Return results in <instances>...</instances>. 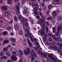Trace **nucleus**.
Wrapping results in <instances>:
<instances>
[{
  "mask_svg": "<svg viewBox=\"0 0 62 62\" xmlns=\"http://www.w3.org/2000/svg\"><path fill=\"white\" fill-rule=\"evenodd\" d=\"M19 52L21 55H23V52L22 51V50H19Z\"/></svg>",
  "mask_w": 62,
  "mask_h": 62,
  "instance_id": "obj_19",
  "label": "nucleus"
},
{
  "mask_svg": "<svg viewBox=\"0 0 62 62\" xmlns=\"http://www.w3.org/2000/svg\"><path fill=\"white\" fill-rule=\"evenodd\" d=\"M49 48H50V49H54V47L53 46L51 45L50 46H49Z\"/></svg>",
  "mask_w": 62,
  "mask_h": 62,
  "instance_id": "obj_40",
  "label": "nucleus"
},
{
  "mask_svg": "<svg viewBox=\"0 0 62 62\" xmlns=\"http://www.w3.org/2000/svg\"><path fill=\"white\" fill-rule=\"evenodd\" d=\"M23 13L25 14H26L27 13V11L25 10H24L23 12Z\"/></svg>",
  "mask_w": 62,
  "mask_h": 62,
  "instance_id": "obj_38",
  "label": "nucleus"
},
{
  "mask_svg": "<svg viewBox=\"0 0 62 62\" xmlns=\"http://www.w3.org/2000/svg\"><path fill=\"white\" fill-rule=\"evenodd\" d=\"M52 36L53 38V39H54V38L55 37V36L54 34H53L52 35Z\"/></svg>",
  "mask_w": 62,
  "mask_h": 62,
  "instance_id": "obj_51",
  "label": "nucleus"
},
{
  "mask_svg": "<svg viewBox=\"0 0 62 62\" xmlns=\"http://www.w3.org/2000/svg\"><path fill=\"white\" fill-rule=\"evenodd\" d=\"M10 23H13V20L12 19H11L10 21Z\"/></svg>",
  "mask_w": 62,
  "mask_h": 62,
  "instance_id": "obj_58",
  "label": "nucleus"
},
{
  "mask_svg": "<svg viewBox=\"0 0 62 62\" xmlns=\"http://www.w3.org/2000/svg\"><path fill=\"white\" fill-rule=\"evenodd\" d=\"M53 32L55 33V32H56V29H55V27H53Z\"/></svg>",
  "mask_w": 62,
  "mask_h": 62,
  "instance_id": "obj_20",
  "label": "nucleus"
},
{
  "mask_svg": "<svg viewBox=\"0 0 62 62\" xmlns=\"http://www.w3.org/2000/svg\"><path fill=\"white\" fill-rule=\"evenodd\" d=\"M36 3V4H35V2H33L32 3V5L33 6H34V7H35V6H36V7H38V8H39V6L38 5V4L37 3V2H35Z\"/></svg>",
  "mask_w": 62,
  "mask_h": 62,
  "instance_id": "obj_13",
  "label": "nucleus"
},
{
  "mask_svg": "<svg viewBox=\"0 0 62 62\" xmlns=\"http://www.w3.org/2000/svg\"><path fill=\"white\" fill-rule=\"evenodd\" d=\"M54 39L55 40V41H56V40H57V37L55 38Z\"/></svg>",
  "mask_w": 62,
  "mask_h": 62,
  "instance_id": "obj_60",
  "label": "nucleus"
},
{
  "mask_svg": "<svg viewBox=\"0 0 62 62\" xmlns=\"http://www.w3.org/2000/svg\"><path fill=\"white\" fill-rule=\"evenodd\" d=\"M34 13L35 14H36V16H35L36 17V18H37V19H39L40 18V17H39V15L38 14V12L35 11L34 12Z\"/></svg>",
  "mask_w": 62,
  "mask_h": 62,
  "instance_id": "obj_9",
  "label": "nucleus"
},
{
  "mask_svg": "<svg viewBox=\"0 0 62 62\" xmlns=\"http://www.w3.org/2000/svg\"><path fill=\"white\" fill-rule=\"evenodd\" d=\"M0 55L1 56H2V55H4V53L3 52H1L0 53Z\"/></svg>",
  "mask_w": 62,
  "mask_h": 62,
  "instance_id": "obj_49",
  "label": "nucleus"
},
{
  "mask_svg": "<svg viewBox=\"0 0 62 62\" xmlns=\"http://www.w3.org/2000/svg\"><path fill=\"white\" fill-rule=\"evenodd\" d=\"M25 25H26V27H28L29 25L28 24V23H25Z\"/></svg>",
  "mask_w": 62,
  "mask_h": 62,
  "instance_id": "obj_34",
  "label": "nucleus"
},
{
  "mask_svg": "<svg viewBox=\"0 0 62 62\" xmlns=\"http://www.w3.org/2000/svg\"><path fill=\"white\" fill-rule=\"evenodd\" d=\"M16 52L15 51H13L12 52V54H16Z\"/></svg>",
  "mask_w": 62,
  "mask_h": 62,
  "instance_id": "obj_54",
  "label": "nucleus"
},
{
  "mask_svg": "<svg viewBox=\"0 0 62 62\" xmlns=\"http://www.w3.org/2000/svg\"><path fill=\"white\" fill-rule=\"evenodd\" d=\"M10 40L12 42H15V39L13 38H11L10 39Z\"/></svg>",
  "mask_w": 62,
  "mask_h": 62,
  "instance_id": "obj_14",
  "label": "nucleus"
},
{
  "mask_svg": "<svg viewBox=\"0 0 62 62\" xmlns=\"http://www.w3.org/2000/svg\"><path fill=\"white\" fill-rule=\"evenodd\" d=\"M12 27H9L7 28V29L8 31L12 30Z\"/></svg>",
  "mask_w": 62,
  "mask_h": 62,
  "instance_id": "obj_17",
  "label": "nucleus"
},
{
  "mask_svg": "<svg viewBox=\"0 0 62 62\" xmlns=\"http://www.w3.org/2000/svg\"><path fill=\"white\" fill-rule=\"evenodd\" d=\"M6 54L8 56H11V55L10 54L9 52H6Z\"/></svg>",
  "mask_w": 62,
  "mask_h": 62,
  "instance_id": "obj_27",
  "label": "nucleus"
},
{
  "mask_svg": "<svg viewBox=\"0 0 62 62\" xmlns=\"http://www.w3.org/2000/svg\"><path fill=\"white\" fill-rule=\"evenodd\" d=\"M44 40L45 41L47 40V38L46 37H45L44 38Z\"/></svg>",
  "mask_w": 62,
  "mask_h": 62,
  "instance_id": "obj_53",
  "label": "nucleus"
},
{
  "mask_svg": "<svg viewBox=\"0 0 62 62\" xmlns=\"http://www.w3.org/2000/svg\"><path fill=\"white\" fill-rule=\"evenodd\" d=\"M48 41H52V39L51 38H49L48 39Z\"/></svg>",
  "mask_w": 62,
  "mask_h": 62,
  "instance_id": "obj_50",
  "label": "nucleus"
},
{
  "mask_svg": "<svg viewBox=\"0 0 62 62\" xmlns=\"http://www.w3.org/2000/svg\"><path fill=\"white\" fill-rule=\"evenodd\" d=\"M10 50L11 52H12L13 51V49H12V47L10 46Z\"/></svg>",
  "mask_w": 62,
  "mask_h": 62,
  "instance_id": "obj_41",
  "label": "nucleus"
},
{
  "mask_svg": "<svg viewBox=\"0 0 62 62\" xmlns=\"http://www.w3.org/2000/svg\"><path fill=\"white\" fill-rule=\"evenodd\" d=\"M46 29H45V27H43V28L41 30V34L42 35H43L45 34V31Z\"/></svg>",
  "mask_w": 62,
  "mask_h": 62,
  "instance_id": "obj_8",
  "label": "nucleus"
},
{
  "mask_svg": "<svg viewBox=\"0 0 62 62\" xmlns=\"http://www.w3.org/2000/svg\"><path fill=\"white\" fill-rule=\"evenodd\" d=\"M25 3V2H24V0H23L22 1V4H23V5Z\"/></svg>",
  "mask_w": 62,
  "mask_h": 62,
  "instance_id": "obj_52",
  "label": "nucleus"
},
{
  "mask_svg": "<svg viewBox=\"0 0 62 62\" xmlns=\"http://www.w3.org/2000/svg\"><path fill=\"white\" fill-rule=\"evenodd\" d=\"M52 45H55V43L54 42H53L52 43Z\"/></svg>",
  "mask_w": 62,
  "mask_h": 62,
  "instance_id": "obj_48",
  "label": "nucleus"
},
{
  "mask_svg": "<svg viewBox=\"0 0 62 62\" xmlns=\"http://www.w3.org/2000/svg\"><path fill=\"white\" fill-rule=\"evenodd\" d=\"M11 44L12 45H13V46H15V43H11Z\"/></svg>",
  "mask_w": 62,
  "mask_h": 62,
  "instance_id": "obj_59",
  "label": "nucleus"
},
{
  "mask_svg": "<svg viewBox=\"0 0 62 62\" xmlns=\"http://www.w3.org/2000/svg\"><path fill=\"white\" fill-rule=\"evenodd\" d=\"M18 18L20 21L22 22L23 23H24L25 22H26L28 21L27 19L23 17L21 15H19L18 16Z\"/></svg>",
  "mask_w": 62,
  "mask_h": 62,
  "instance_id": "obj_4",
  "label": "nucleus"
},
{
  "mask_svg": "<svg viewBox=\"0 0 62 62\" xmlns=\"http://www.w3.org/2000/svg\"><path fill=\"white\" fill-rule=\"evenodd\" d=\"M31 56H30V58H31V62H33L35 60V57H37V55L36 53L33 50H32L31 52Z\"/></svg>",
  "mask_w": 62,
  "mask_h": 62,
  "instance_id": "obj_1",
  "label": "nucleus"
},
{
  "mask_svg": "<svg viewBox=\"0 0 62 62\" xmlns=\"http://www.w3.org/2000/svg\"><path fill=\"white\" fill-rule=\"evenodd\" d=\"M41 18H42V19H45V17L44 15H42L41 16Z\"/></svg>",
  "mask_w": 62,
  "mask_h": 62,
  "instance_id": "obj_37",
  "label": "nucleus"
},
{
  "mask_svg": "<svg viewBox=\"0 0 62 62\" xmlns=\"http://www.w3.org/2000/svg\"><path fill=\"white\" fill-rule=\"evenodd\" d=\"M27 50L28 52V54H30V49L28 48H27Z\"/></svg>",
  "mask_w": 62,
  "mask_h": 62,
  "instance_id": "obj_22",
  "label": "nucleus"
},
{
  "mask_svg": "<svg viewBox=\"0 0 62 62\" xmlns=\"http://www.w3.org/2000/svg\"><path fill=\"white\" fill-rule=\"evenodd\" d=\"M25 25H26V27H28L29 25L28 24V23H25Z\"/></svg>",
  "mask_w": 62,
  "mask_h": 62,
  "instance_id": "obj_33",
  "label": "nucleus"
},
{
  "mask_svg": "<svg viewBox=\"0 0 62 62\" xmlns=\"http://www.w3.org/2000/svg\"><path fill=\"white\" fill-rule=\"evenodd\" d=\"M3 58L4 59H6V57L5 56H3Z\"/></svg>",
  "mask_w": 62,
  "mask_h": 62,
  "instance_id": "obj_61",
  "label": "nucleus"
},
{
  "mask_svg": "<svg viewBox=\"0 0 62 62\" xmlns=\"http://www.w3.org/2000/svg\"><path fill=\"white\" fill-rule=\"evenodd\" d=\"M46 44L47 46H49V45H50V43H49V42H47Z\"/></svg>",
  "mask_w": 62,
  "mask_h": 62,
  "instance_id": "obj_45",
  "label": "nucleus"
},
{
  "mask_svg": "<svg viewBox=\"0 0 62 62\" xmlns=\"http://www.w3.org/2000/svg\"><path fill=\"white\" fill-rule=\"evenodd\" d=\"M46 32H48V29H49V28H48V27H46Z\"/></svg>",
  "mask_w": 62,
  "mask_h": 62,
  "instance_id": "obj_44",
  "label": "nucleus"
},
{
  "mask_svg": "<svg viewBox=\"0 0 62 62\" xmlns=\"http://www.w3.org/2000/svg\"><path fill=\"white\" fill-rule=\"evenodd\" d=\"M8 62H12V61H11V60H8Z\"/></svg>",
  "mask_w": 62,
  "mask_h": 62,
  "instance_id": "obj_64",
  "label": "nucleus"
},
{
  "mask_svg": "<svg viewBox=\"0 0 62 62\" xmlns=\"http://www.w3.org/2000/svg\"><path fill=\"white\" fill-rule=\"evenodd\" d=\"M6 14H7V16H9V15H10V13H9V12H6Z\"/></svg>",
  "mask_w": 62,
  "mask_h": 62,
  "instance_id": "obj_25",
  "label": "nucleus"
},
{
  "mask_svg": "<svg viewBox=\"0 0 62 62\" xmlns=\"http://www.w3.org/2000/svg\"><path fill=\"white\" fill-rule=\"evenodd\" d=\"M14 19L15 20V21H17V16H15L14 17Z\"/></svg>",
  "mask_w": 62,
  "mask_h": 62,
  "instance_id": "obj_43",
  "label": "nucleus"
},
{
  "mask_svg": "<svg viewBox=\"0 0 62 62\" xmlns=\"http://www.w3.org/2000/svg\"><path fill=\"white\" fill-rule=\"evenodd\" d=\"M33 41L34 42H36V41L37 40V39L36 38H34L33 39Z\"/></svg>",
  "mask_w": 62,
  "mask_h": 62,
  "instance_id": "obj_46",
  "label": "nucleus"
},
{
  "mask_svg": "<svg viewBox=\"0 0 62 62\" xmlns=\"http://www.w3.org/2000/svg\"><path fill=\"white\" fill-rule=\"evenodd\" d=\"M27 41L28 42V43L31 42V41H30V40H29V39H27Z\"/></svg>",
  "mask_w": 62,
  "mask_h": 62,
  "instance_id": "obj_56",
  "label": "nucleus"
},
{
  "mask_svg": "<svg viewBox=\"0 0 62 62\" xmlns=\"http://www.w3.org/2000/svg\"><path fill=\"white\" fill-rule=\"evenodd\" d=\"M47 19L48 20H52L53 19V18H52V17H47Z\"/></svg>",
  "mask_w": 62,
  "mask_h": 62,
  "instance_id": "obj_39",
  "label": "nucleus"
},
{
  "mask_svg": "<svg viewBox=\"0 0 62 62\" xmlns=\"http://www.w3.org/2000/svg\"><path fill=\"white\" fill-rule=\"evenodd\" d=\"M3 38H0V40H3Z\"/></svg>",
  "mask_w": 62,
  "mask_h": 62,
  "instance_id": "obj_62",
  "label": "nucleus"
},
{
  "mask_svg": "<svg viewBox=\"0 0 62 62\" xmlns=\"http://www.w3.org/2000/svg\"><path fill=\"white\" fill-rule=\"evenodd\" d=\"M54 49H55L56 51H57V50H58V48H57V47L55 46H54Z\"/></svg>",
  "mask_w": 62,
  "mask_h": 62,
  "instance_id": "obj_31",
  "label": "nucleus"
},
{
  "mask_svg": "<svg viewBox=\"0 0 62 62\" xmlns=\"http://www.w3.org/2000/svg\"><path fill=\"white\" fill-rule=\"evenodd\" d=\"M8 43V40L7 39L5 40L4 41V43L3 44V45L5 43Z\"/></svg>",
  "mask_w": 62,
  "mask_h": 62,
  "instance_id": "obj_16",
  "label": "nucleus"
},
{
  "mask_svg": "<svg viewBox=\"0 0 62 62\" xmlns=\"http://www.w3.org/2000/svg\"><path fill=\"white\" fill-rule=\"evenodd\" d=\"M16 12L17 14H20V11L18 9L16 10Z\"/></svg>",
  "mask_w": 62,
  "mask_h": 62,
  "instance_id": "obj_28",
  "label": "nucleus"
},
{
  "mask_svg": "<svg viewBox=\"0 0 62 62\" xmlns=\"http://www.w3.org/2000/svg\"><path fill=\"white\" fill-rule=\"evenodd\" d=\"M19 62H23V60L21 59Z\"/></svg>",
  "mask_w": 62,
  "mask_h": 62,
  "instance_id": "obj_63",
  "label": "nucleus"
},
{
  "mask_svg": "<svg viewBox=\"0 0 62 62\" xmlns=\"http://www.w3.org/2000/svg\"><path fill=\"white\" fill-rule=\"evenodd\" d=\"M53 2L54 5L56 4L60 5L62 4V0H54Z\"/></svg>",
  "mask_w": 62,
  "mask_h": 62,
  "instance_id": "obj_6",
  "label": "nucleus"
},
{
  "mask_svg": "<svg viewBox=\"0 0 62 62\" xmlns=\"http://www.w3.org/2000/svg\"><path fill=\"white\" fill-rule=\"evenodd\" d=\"M57 44L58 45V46H62V43H60V44L58 42H57Z\"/></svg>",
  "mask_w": 62,
  "mask_h": 62,
  "instance_id": "obj_24",
  "label": "nucleus"
},
{
  "mask_svg": "<svg viewBox=\"0 0 62 62\" xmlns=\"http://www.w3.org/2000/svg\"><path fill=\"white\" fill-rule=\"evenodd\" d=\"M28 43L30 46H32V43L31 42H30V43Z\"/></svg>",
  "mask_w": 62,
  "mask_h": 62,
  "instance_id": "obj_42",
  "label": "nucleus"
},
{
  "mask_svg": "<svg viewBox=\"0 0 62 62\" xmlns=\"http://www.w3.org/2000/svg\"><path fill=\"white\" fill-rule=\"evenodd\" d=\"M7 34L8 32L6 31L4 32L3 33V35L4 36H6V35Z\"/></svg>",
  "mask_w": 62,
  "mask_h": 62,
  "instance_id": "obj_21",
  "label": "nucleus"
},
{
  "mask_svg": "<svg viewBox=\"0 0 62 62\" xmlns=\"http://www.w3.org/2000/svg\"><path fill=\"white\" fill-rule=\"evenodd\" d=\"M60 13V11L58 9H57V11L55 12L54 11L52 13V16H54V18L56 17V14H58Z\"/></svg>",
  "mask_w": 62,
  "mask_h": 62,
  "instance_id": "obj_5",
  "label": "nucleus"
},
{
  "mask_svg": "<svg viewBox=\"0 0 62 62\" xmlns=\"http://www.w3.org/2000/svg\"><path fill=\"white\" fill-rule=\"evenodd\" d=\"M59 33L57 32H56L55 33V34L56 36H58V35H59Z\"/></svg>",
  "mask_w": 62,
  "mask_h": 62,
  "instance_id": "obj_55",
  "label": "nucleus"
},
{
  "mask_svg": "<svg viewBox=\"0 0 62 62\" xmlns=\"http://www.w3.org/2000/svg\"><path fill=\"white\" fill-rule=\"evenodd\" d=\"M30 38L31 40V41L32 42H33V38L31 36H30Z\"/></svg>",
  "mask_w": 62,
  "mask_h": 62,
  "instance_id": "obj_35",
  "label": "nucleus"
},
{
  "mask_svg": "<svg viewBox=\"0 0 62 62\" xmlns=\"http://www.w3.org/2000/svg\"><path fill=\"white\" fill-rule=\"evenodd\" d=\"M15 27L16 30H18L19 29V26L17 25H16Z\"/></svg>",
  "mask_w": 62,
  "mask_h": 62,
  "instance_id": "obj_18",
  "label": "nucleus"
},
{
  "mask_svg": "<svg viewBox=\"0 0 62 62\" xmlns=\"http://www.w3.org/2000/svg\"><path fill=\"white\" fill-rule=\"evenodd\" d=\"M29 19H30V20H31L30 22L31 23H32V24H33V23H34V21H33V19H32V18H31V17H29Z\"/></svg>",
  "mask_w": 62,
  "mask_h": 62,
  "instance_id": "obj_15",
  "label": "nucleus"
},
{
  "mask_svg": "<svg viewBox=\"0 0 62 62\" xmlns=\"http://www.w3.org/2000/svg\"><path fill=\"white\" fill-rule=\"evenodd\" d=\"M46 23V22L45 21V20L41 18H40V20L39 21V22H37V23L40 24L41 26V25L42 24L43 27H45V25L44 24V23ZM43 23H44L43 24Z\"/></svg>",
  "mask_w": 62,
  "mask_h": 62,
  "instance_id": "obj_3",
  "label": "nucleus"
},
{
  "mask_svg": "<svg viewBox=\"0 0 62 62\" xmlns=\"http://www.w3.org/2000/svg\"><path fill=\"white\" fill-rule=\"evenodd\" d=\"M48 8L50 9L53 8V6L51 5H49L48 7Z\"/></svg>",
  "mask_w": 62,
  "mask_h": 62,
  "instance_id": "obj_23",
  "label": "nucleus"
},
{
  "mask_svg": "<svg viewBox=\"0 0 62 62\" xmlns=\"http://www.w3.org/2000/svg\"><path fill=\"white\" fill-rule=\"evenodd\" d=\"M17 55H12L11 56V60L13 62L14 61V60H18V58L16 56Z\"/></svg>",
  "mask_w": 62,
  "mask_h": 62,
  "instance_id": "obj_7",
  "label": "nucleus"
},
{
  "mask_svg": "<svg viewBox=\"0 0 62 62\" xmlns=\"http://www.w3.org/2000/svg\"><path fill=\"white\" fill-rule=\"evenodd\" d=\"M58 42H59V41H60V42L61 41V42H62V39H61L60 38H59L58 39Z\"/></svg>",
  "mask_w": 62,
  "mask_h": 62,
  "instance_id": "obj_30",
  "label": "nucleus"
},
{
  "mask_svg": "<svg viewBox=\"0 0 62 62\" xmlns=\"http://www.w3.org/2000/svg\"><path fill=\"white\" fill-rule=\"evenodd\" d=\"M23 28L25 31H26V33L25 34V36L26 37H29V36H31L32 34L31 33L29 32V30L30 28H26L24 25H23Z\"/></svg>",
  "mask_w": 62,
  "mask_h": 62,
  "instance_id": "obj_2",
  "label": "nucleus"
},
{
  "mask_svg": "<svg viewBox=\"0 0 62 62\" xmlns=\"http://www.w3.org/2000/svg\"><path fill=\"white\" fill-rule=\"evenodd\" d=\"M19 33L21 35H23V31L22 30H21L19 31Z\"/></svg>",
  "mask_w": 62,
  "mask_h": 62,
  "instance_id": "obj_36",
  "label": "nucleus"
},
{
  "mask_svg": "<svg viewBox=\"0 0 62 62\" xmlns=\"http://www.w3.org/2000/svg\"><path fill=\"white\" fill-rule=\"evenodd\" d=\"M48 56L49 57H50V59H51V60L52 61H53L54 60V57H52V54H48Z\"/></svg>",
  "mask_w": 62,
  "mask_h": 62,
  "instance_id": "obj_12",
  "label": "nucleus"
},
{
  "mask_svg": "<svg viewBox=\"0 0 62 62\" xmlns=\"http://www.w3.org/2000/svg\"><path fill=\"white\" fill-rule=\"evenodd\" d=\"M8 50V48L7 47H4L3 49V51L4 52H6Z\"/></svg>",
  "mask_w": 62,
  "mask_h": 62,
  "instance_id": "obj_26",
  "label": "nucleus"
},
{
  "mask_svg": "<svg viewBox=\"0 0 62 62\" xmlns=\"http://www.w3.org/2000/svg\"><path fill=\"white\" fill-rule=\"evenodd\" d=\"M8 4H11L12 3V1H11V0H8Z\"/></svg>",
  "mask_w": 62,
  "mask_h": 62,
  "instance_id": "obj_32",
  "label": "nucleus"
},
{
  "mask_svg": "<svg viewBox=\"0 0 62 62\" xmlns=\"http://www.w3.org/2000/svg\"><path fill=\"white\" fill-rule=\"evenodd\" d=\"M8 8V7L6 6H3L1 8V9L2 10H3V11L7 10Z\"/></svg>",
  "mask_w": 62,
  "mask_h": 62,
  "instance_id": "obj_10",
  "label": "nucleus"
},
{
  "mask_svg": "<svg viewBox=\"0 0 62 62\" xmlns=\"http://www.w3.org/2000/svg\"><path fill=\"white\" fill-rule=\"evenodd\" d=\"M57 28H58L57 31L59 32V31H60V30H61V29H62V26H61V25H59Z\"/></svg>",
  "mask_w": 62,
  "mask_h": 62,
  "instance_id": "obj_11",
  "label": "nucleus"
},
{
  "mask_svg": "<svg viewBox=\"0 0 62 62\" xmlns=\"http://www.w3.org/2000/svg\"><path fill=\"white\" fill-rule=\"evenodd\" d=\"M41 51H39L38 52V53L39 54H41Z\"/></svg>",
  "mask_w": 62,
  "mask_h": 62,
  "instance_id": "obj_57",
  "label": "nucleus"
},
{
  "mask_svg": "<svg viewBox=\"0 0 62 62\" xmlns=\"http://www.w3.org/2000/svg\"><path fill=\"white\" fill-rule=\"evenodd\" d=\"M24 53L25 54H26V55H27L28 54L27 51L26 50H25L24 51Z\"/></svg>",
  "mask_w": 62,
  "mask_h": 62,
  "instance_id": "obj_29",
  "label": "nucleus"
},
{
  "mask_svg": "<svg viewBox=\"0 0 62 62\" xmlns=\"http://www.w3.org/2000/svg\"><path fill=\"white\" fill-rule=\"evenodd\" d=\"M58 20H62V17H59L58 18Z\"/></svg>",
  "mask_w": 62,
  "mask_h": 62,
  "instance_id": "obj_47",
  "label": "nucleus"
}]
</instances>
